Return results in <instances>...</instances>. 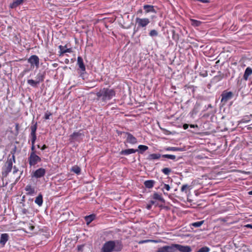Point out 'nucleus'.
<instances>
[{"instance_id": "nucleus-38", "label": "nucleus", "mask_w": 252, "mask_h": 252, "mask_svg": "<svg viewBox=\"0 0 252 252\" xmlns=\"http://www.w3.org/2000/svg\"><path fill=\"white\" fill-rule=\"evenodd\" d=\"M149 35L151 36H156L158 35V32L156 30H152L150 31Z\"/></svg>"}, {"instance_id": "nucleus-53", "label": "nucleus", "mask_w": 252, "mask_h": 252, "mask_svg": "<svg viewBox=\"0 0 252 252\" xmlns=\"http://www.w3.org/2000/svg\"><path fill=\"white\" fill-rule=\"evenodd\" d=\"M67 61H66V63H67L68 62H69V60H66Z\"/></svg>"}, {"instance_id": "nucleus-7", "label": "nucleus", "mask_w": 252, "mask_h": 252, "mask_svg": "<svg viewBox=\"0 0 252 252\" xmlns=\"http://www.w3.org/2000/svg\"><path fill=\"white\" fill-rule=\"evenodd\" d=\"M28 62L31 64V67L34 66L38 68L39 66V59L36 55H32L28 59Z\"/></svg>"}, {"instance_id": "nucleus-9", "label": "nucleus", "mask_w": 252, "mask_h": 252, "mask_svg": "<svg viewBox=\"0 0 252 252\" xmlns=\"http://www.w3.org/2000/svg\"><path fill=\"white\" fill-rule=\"evenodd\" d=\"M221 95V102L225 103L228 100L231 99L234 95L231 92L223 91Z\"/></svg>"}, {"instance_id": "nucleus-10", "label": "nucleus", "mask_w": 252, "mask_h": 252, "mask_svg": "<svg viewBox=\"0 0 252 252\" xmlns=\"http://www.w3.org/2000/svg\"><path fill=\"white\" fill-rule=\"evenodd\" d=\"M157 252H175V244L160 247L158 248Z\"/></svg>"}, {"instance_id": "nucleus-28", "label": "nucleus", "mask_w": 252, "mask_h": 252, "mask_svg": "<svg viewBox=\"0 0 252 252\" xmlns=\"http://www.w3.org/2000/svg\"><path fill=\"white\" fill-rule=\"evenodd\" d=\"M191 25L193 27H199L202 23V22L196 20L191 19L190 20Z\"/></svg>"}, {"instance_id": "nucleus-14", "label": "nucleus", "mask_w": 252, "mask_h": 252, "mask_svg": "<svg viewBox=\"0 0 252 252\" xmlns=\"http://www.w3.org/2000/svg\"><path fill=\"white\" fill-rule=\"evenodd\" d=\"M59 48L60 49L59 51V55L60 56H63V55L65 53H71L72 49L71 48H66V46H62L60 45L59 46Z\"/></svg>"}, {"instance_id": "nucleus-25", "label": "nucleus", "mask_w": 252, "mask_h": 252, "mask_svg": "<svg viewBox=\"0 0 252 252\" xmlns=\"http://www.w3.org/2000/svg\"><path fill=\"white\" fill-rule=\"evenodd\" d=\"M25 190L27 191V194L29 195H32L35 192L34 189L29 185L26 187Z\"/></svg>"}, {"instance_id": "nucleus-48", "label": "nucleus", "mask_w": 252, "mask_h": 252, "mask_svg": "<svg viewBox=\"0 0 252 252\" xmlns=\"http://www.w3.org/2000/svg\"><path fill=\"white\" fill-rule=\"evenodd\" d=\"M27 212H28V211H27V209H23L22 210V213H23L24 214H26L27 213Z\"/></svg>"}, {"instance_id": "nucleus-12", "label": "nucleus", "mask_w": 252, "mask_h": 252, "mask_svg": "<svg viewBox=\"0 0 252 252\" xmlns=\"http://www.w3.org/2000/svg\"><path fill=\"white\" fill-rule=\"evenodd\" d=\"M178 250L181 252H190L191 249L188 246H183L179 244H175V252Z\"/></svg>"}, {"instance_id": "nucleus-39", "label": "nucleus", "mask_w": 252, "mask_h": 252, "mask_svg": "<svg viewBox=\"0 0 252 252\" xmlns=\"http://www.w3.org/2000/svg\"><path fill=\"white\" fill-rule=\"evenodd\" d=\"M31 143L32 144H35L36 139V134L31 135Z\"/></svg>"}, {"instance_id": "nucleus-15", "label": "nucleus", "mask_w": 252, "mask_h": 252, "mask_svg": "<svg viewBox=\"0 0 252 252\" xmlns=\"http://www.w3.org/2000/svg\"><path fill=\"white\" fill-rule=\"evenodd\" d=\"M77 64L81 70L82 74L84 73L86 70V67L84 64L83 59L80 56L77 58Z\"/></svg>"}, {"instance_id": "nucleus-41", "label": "nucleus", "mask_w": 252, "mask_h": 252, "mask_svg": "<svg viewBox=\"0 0 252 252\" xmlns=\"http://www.w3.org/2000/svg\"><path fill=\"white\" fill-rule=\"evenodd\" d=\"M52 114L50 113V112H46L45 114V115H44V118L46 120H48L49 119V117L50 116H51Z\"/></svg>"}, {"instance_id": "nucleus-55", "label": "nucleus", "mask_w": 252, "mask_h": 252, "mask_svg": "<svg viewBox=\"0 0 252 252\" xmlns=\"http://www.w3.org/2000/svg\"><path fill=\"white\" fill-rule=\"evenodd\" d=\"M37 147H38V148H40V146H39V145H37Z\"/></svg>"}, {"instance_id": "nucleus-2", "label": "nucleus", "mask_w": 252, "mask_h": 252, "mask_svg": "<svg viewBox=\"0 0 252 252\" xmlns=\"http://www.w3.org/2000/svg\"><path fill=\"white\" fill-rule=\"evenodd\" d=\"M115 94L116 93L114 90L105 88L100 89L96 93L98 99L101 100L102 101H106L111 99L115 96Z\"/></svg>"}, {"instance_id": "nucleus-11", "label": "nucleus", "mask_w": 252, "mask_h": 252, "mask_svg": "<svg viewBox=\"0 0 252 252\" xmlns=\"http://www.w3.org/2000/svg\"><path fill=\"white\" fill-rule=\"evenodd\" d=\"M45 174L46 170L44 168H40L33 172L32 177L35 178H40L44 176Z\"/></svg>"}, {"instance_id": "nucleus-1", "label": "nucleus", "mask_w": 252, "mask_h": 252, "mask_svg": "<svg viewBox=\"0 0 252 252\" xmlns=\"http://www.w3.org/2000/svg\"><path fill=\"white\" fill-rule=\"evenodd\" d=\"M122 249V246L118 240L108 241L103 245L101 252H113L120 251Z\"/></svg>"}, {"instance_id": "nucleus-46", "label": "nucleus", "mask_w": 252, "mask_h": 252, "mask_svg": "<svg viewBox=\"0 0 252 252\" xmlns=\"http://www.w3.org/2000/svg\"><path fill=\"white\" fill-rule=\"evenodd\" d=\"M152 206L150 203H149L148 204H147L146 208L147 209L150 210L152 208Z\"/></svg>"}, {"instance_id": "nucleus-17", "label": "nucleus", "mask_w": 252, "mask_h": 252, "mask_svg": "<svg viewBox=\"0 0 252 252\" xmlns=\"http://www.w3.org/2000/svg\"><path fill=\"white\" fill-rule=\"evenodd\" d=\"M237 248V252H247L249 251L248 247L242 242H239Z\"/></svg>"}, {"instance_id": "nucleus-35", "label": "nucleus", "mask_w": 252, "mask_h": 252, "mask_svg": "<svg viewBox=\"0 0 252 252\" xmlns=\"http://www.w3.org/2000/svg\"><path fill=\"white\" fill-rule=\"evenodd\" d=\"M210 249L208 247H203L200 248L198 251L196 252H209Z\"/></svg>"}, {"instance_id": "nucleus-51", "label": "nucleus", "mask_w": 252, "mask_h": 252, "mask_svg": "<svg viewBox=\"0 0 252 252\" xmlns=\"http://www.w3.org/2000/svg\"><path fill=\"white\" fill-rule=\"evenodd\" d=\"M248 194L249 195H252V190H251L248 192Z\"/></svg>"}, {"instance_id": "nucleus-31", "label": "nucleus", "mask_w": 252, "mask_h": 252, "mask_svg": "<svg viewBox=\"0 0 252 252\" xmlns=\"http://www.w3.org/2000/svg\"><path fill=\"white\" fill-rule=\"evenodd\" d=\"M162 157L164 158H167L168 159H170L173 160H175L176 157L175 155H169V154H165V155H162Z\"/></svg>"}, {"instance_id": "nucleus-21", "label": "nucleus", "mask_w": 252, "mask_h": 252, "mask_svg": "<svg viewBox=\"0 0 252 252\" xmlns=\"http://www.w3.org/2000/svg\"><path fill=\"white\" fill-rule=\"evenodd\" d=\"M153 198L155 200H158L161 202H164V199L162 197L161 194L157 192H155L153 195Z\"/></svg>"}, {"instance_id": "nucleus-13", "label": "nucleus", "mask_w": 252, "mask_h": 252, "mask_svg": "<svg viewBox=\"0 0 252 252\" xmlns=\"http://www.w3.org/2000/svg\"><path fill=\"white\" fill-rule=\"evenodd\" d=\"M126 141L127 143L133 145L137 143V139L131 133L129 132H126Z\"/></svg>"}, {"instance_id": "nucleus-30", "label": "nucleus", "mask_w": 252, "mask_h": 252, "mask_svg": "<svg viewBox=\"0 0 252 252\" xmlns=\"http://www.w3.org/2000/svg\"><path fill=\"white\" fill-rule=\"evenodd\" d=\"M139 152L142 154L144 152L148 149V147L145 145H140L138 147Z\"/></svg>"}, {"instance_id": "nucleus-45", "label": "nucleus", "mask_w": 252, "mask_h": 252, "mask_svg": "<svg viewBox=\"0 0 252 252\" xmlns=\"http://www.w3.org/2000/svg\"><path fill=\"white\" fill-rule=\"evenodd\" d=\"M244 227L250 228L252 229V224H248L244 225Z\"/></svg>"}, {"instance_id": "nucleus-24", "label": "nucleus", "mask_w": 252, "mask_h": 252, "mask_svg": "<svg viewBox=\"0 0 252 252\" xmlns=\"http://www.w3.org/2000/svg\"><path fill=\"white\" fill-rule=\"evenodd\" d=\"M155 182L154 180H147L144 182L145 186L148 189H151L153 187Z\"/></svg>"}, {"instance_id": "nucleus-49", "label": "nucleus", "mask_w": 252, "mask_h": 252, "mask_svg": "<svg viewBox=\"0 0 252 252\" xmlns=\"http://www.w3.org/2000/svg\"><path fill=\"white\" fill-rule=\"evenodd\" d=\"M47 148V146L45 145H43V146L41 147V150H44L45 149Z\"/></svg>"}, {"instance_id": "nucleus-54", "label": "nucleus", "mask_w": 252, "mask_h": 252, "mask_svg": "<svg viewBox=\"0 0 252 252\" xmlns=\"http://www.w3.org/2000/svg\"><path fill=\"white\" fill-rule=\"evenodd\" d=\"M209 106V107H212V106H211V104L209 105V106Z\"/></svg>"}, {"instance_id": "nucleus-4", "label": "nucleus", "mask_w": 252, "mask_h": 252, "mask_svg": "<svg viewBox=\"0 0 252 252\" xmlns=\"http://www.w3.org/2000/svg\"><path fill=\"white\" fill-rule=\"evenodd\" d=\"M45 78V73L39 72L35 77V80L29 79L27 80V83L31 86L35 88L40 83L44 81Z\"/></svg>"}, {"instance_id": "nucleus-43", "label": "nucleus", "mask_w": 252, "mask_h": 252, "mask_svg": "<svg viewBox=\"0 0 252 252\" xmlns=\"http://www.w3.org/2000/svg\"><path fill=\"white\" fill-rule=\"evenodd\" d=\"M197 1H199L202 3H206L209 2V0H197Z\"/></svg>"}, {"instance_id": "nucleus-42", "label": "nucleus", "mask_w": 252, "mask_h": 252, "mask_svg": "<svg viewBox=\"0 0 252 252\" xmlns=\"http://www.w3.org/2000/svg\"><path fill=\"white\" fill-rule=\"evenodd\" d=\"M31 151V152H33L34 153H35L34 144H32Z\"/></svg>"}, {"instance_id": "nucleus-6", "label": "nucleus", "mask_w": 252, "mask_h": 252, "mask_svg": "<svg viewBox=\"0 0 252 252\" xmlns=\"http://www.w3.org/2000/svg\"><path fill=\"white\" fill-rule=\"evenodd\" d=\"M84 137V134L81 131L74 132L69 136V140L71 142H80Z\"/></svg>"}, {"instance_id": "nucleus-20", "label": "nucleus", "mask_w": 252, "mask_h": 252, "mask_svg": "<svg viewBox=\"0 0 252 252\" xmlns=\"http://www.w3.org/2000/svg\"><path fill=\"white\" fill-rule=\"evenodd\" d=\"M252 74V69L250 67H248L244 72V74L243 76V78L245 80H247L249 77Z\"/></svg>"}, {"instance_id": "nucleus-36", "label": "nucleus", "mask_w": 252, "mask_h": 252, "mask_svg": "<svg viewBox=\"0 0 252 252\" xmlns=\"http://www.w3.org/2000/svg\"><path fill=\"white\" fill-rule=\"evenodd\" d=\"M161 171L166 175H168L171 172V169L169 168H164L161 170Z\"/></svg>"}, {"instance_id": "nucleus-3", "label": "nucleus", "mask_w": 252, "mask_h": 252, "mask_svg": "<svg viewBox=\"0 0 252 252\" xmlns=\"http://www.w3.org/2000/svg\"><path fill=\"white\" fill-rule=\"evenodd\" d=\"M15 162L14 153H12L11 157L9 156L7 161L5 162L4 166L2 168V174L6 176L7 174L11 172L13 163Z\"/></svg>"}, {"instance_id": "nucleus-19", "label": "nucleus", "mask_w": 252, "mask_h": 252, "mask_svg": "<svg viewBox=\"0 0 252 252\" xmlns=\"http://www.w3.org/2000/svg\"><path fill=\"white\" fill-rule=\"evenodd\" d=\"M143 9L145 10L146 13H156V11L154 9V7L151 5H144L143 6Z\"/></svg>"}, {"instance_id": "nucleus-50", "label": "nucleus", "mask_w": 252, "mask_h": 252, "mask_svg": "<svg viewBox=\"0 0 252 252\" xmlns=\"http://www.w3.org/2000/svg\"><path fill=\"white\" fill-rule=\"evenodd\" d=\"M149 203L152 206L155 204V201L154 200H151Z\"/></svg>"}, {"instance_id": "nucleus-29", "label": "nucleus", "mask_w": 252, "mask_h": 252, "mask_svg": "<svg viewBox=\"0 0 252 252\" xmlns=\"http://www.w3.org/2000/svg\"><path fill=\"white\" fill-rule=\"evenodd\" d=\"M71 171L78 175L80 173L81 169L79 166L75 165L72 167Z\"/></svg>"}, {"instance_id": "nucleus-47", "label": "nucleus", "mask_w": 252, "mask_h": 252, "mask_svg": "<svg viewBox=\"0 0 252 252\" xmlns=\"http://www.w3.org/2000/svg\"><path fill=\"white\" fill-rule=\"evenodd\" d=\"M191 128H194V127H197L198 126L197 125H190L189 126Z\"/></svg>"}, {"instance_id": "nucleus-23", "label": "nucleus", "mask_w": 252, "mask_h": 252, "mask_svg": "<svg viewBox=\"0 0 252 252\" xmlns=\"http://www.w3.org/2000/svg\"><path fill=\"white\" fill-rule=\"evenodd\" d=\"M161 157L162 155L159 154H152L149 155L147 158L149 160H154L159 159Z\"/></svg>"}, {"instance_id": "nucleus-22", "label": "nucleus", "mask_w": 252, "mask_h": 252, "mask_svg": "<svg viewBox=\"0 0 252 252\" xmlns=\"http://www.w3.org/2000/svg\"><path fill=\"white\" fill-rule=\"evenodd\" d=\"M35 203L39 206H42L43 204V197L41 194H39L35 198Z\"/></svg>"}, {"instance_id": "nucleus-5", "label": "nucleus", "mask_w": 252, "mask_h": 252, "mask_svg": "<svg viewBox=\"0 0 252 252\" xmlns=\"http://www.w3.org/2000/svg\"><path fill=\"white\" fill-rule=\"evenodd\" d=\"M41 158L33 152H31L28 158V161L30 166H34L41 161Z\"/></svg>"}, {"instance_id": "nucleus-52", "label": "nucleus", "mask_w": 252, "mask_h": 252, "mask_svg": "<svg viewBox=\"0 0 252 252\" xmlns=\"http://www.w3.org/2000/svg\"><path fill=\"white\" fill-rule=\"evenodd\" d=\"M67 61H66V63H67L68 62H69V60H66Z\"/></svg>"}, {"instance_id": "nucleus-34", "label": "nucleus", "mask_w": 252, "mask_h": 252, "mask_svg": "<svg viewBox=\"0 0 252 252\" xmlns=\"http://www.w3.org/2000/svg\"><path fill=\"white\" fill-rule=\"evenodd\" d=\"M161 189L163 191V193L165 195H166L167 194V193L165 192L164 190L165 189L166 191H169L170 189V187L169 185L164 184H163V187Z\"/></svg>"}, {"instance_id": "nucleus-16", "label": "nucleus", "mask_w": 252, "mask_h": 252, "mask_svg": "<svg viewBox=\"0 0 252 252\" xmlns=\"http://www.w3.org/2000/svg\"><path fill=\"white\" fill-rule=\"evenodd\" d=\"M9 235L7 233H2L0 235V244L4 246L9 239Z\"/></svg>"}, {"instance_id": "nucleus-44", "label": "nucleus", "mask_w": 252, "mask_h": 252, "mask_svg": "<svg viewBox=\"0 0 252 252\" xmlns=\"http://www.w3.org/2000/svg\"><path fill=\"white\" fill-rule=\"evenodd\" d=\"M189 126V125L188 124H185L183 125V127L184 129H187Z\"/></svg>"}, {"instance_id": "nucleus-26", "label": "nucleus", "mask_w": 252, "mask_h": 252, "mask_svg": "<svg viewBox=\"0 0 252 252\" xmlns=\"http://www.w3.org/2000/svg\"><path fill=\"white\" fill-rule=\"evenodd\" d=\"M165 150L167 151H184V149L176 147H168L165 149Z\"/></svg>"}, {"instance_id": "nucleus-27", "label": "nucleus", "mask_w": 252, "mask_h": 252, "mask_svg": "<svg viewBox=\"0 0 252 252\" xmlns=\"http://www.w3.org/2000/svg\"><path fill=\"white\" fill-rule=\"evenodd\" d=\"M95 218V216L94 214H92L87 216H86L85 218V220L87 222V224H89L91 223L93 220H94Z\"/></svg>"}, {"instance_id": "nucleus-33", "label": "nucleus", "mask_w": 252, "mask_h": 252, "mask_svg": "<svg viewBox=\"0 0 252 252\" xmlns=\"http://www.w3.org/2000/svg\"><path fill=\"white\" fill-rule=\"evenodd\" d=\"M36 129H37L36 124L32 126H31V135L36 134Z\"/></svg>"}, {"instance_id": "nucleus-37", "label": "nucleus", "mask_w": 252, "mask_h": 252, "mask_svg": "<svg viewBox=\"0 0 252 252\" xmlns=\"http://www.w3.org/2000/svg\"><path fill=\"white\" fill-rule=\"evenodd\" d=\"M189 186L187 184L184 185L182 186L181 190L182 192H185V193H187V190L189 189Z\"/></svg>"}, {"instance_id": "nucleus-18", "label": "nucleus", "mask_w": 252, "mask_h": 252, "mask_svg": "<svg viewBox=\"0 0 252 252\" xmlns=\"http://www.w3.org/2000/svg\"><path fill=\"white\" fill-rule=\"evenodd\" d=\"M138 150L133 149H128L126 150H124L121 151L120 155H128L131 154L135 153L136 152H138Z\"/></svg>"}, {"instance_id": "nucleus-8", "label": "nucleus", "mask_w": 252, "mask_h": 252, "mask_svg": "<svg viewBox=\"0 0 252 252\" xmlns=\"http://www.w3.org/2000/svg\"><path fill=\"white\" fill-rule=\"evenodd\" d=\"M136 24L138 25V28H144L146 27L150 22L148 18H136L135 19Z\"/></svg>"}, {"instance_id": "nucleus-32", "label": "nucleus", "mask_w": 252, "mask_h": 252, "mask_svg": "<svg viewBox=\"0 0 252 252\" xmlns=\"http://www.w3.org/2000/svg\"><path fill=\"white\" fill-rule=\"evenodd\" d=\"M204 222V220L194 222H193L191 223V225L195 227H199L201 226L203 224Z\"/></svg>"}, {"instance_id": "nucleus-40", "label": "nucleus", "mask_w": 252, "mask_h": 252, "mask_svg": "<svg viewBox=\"0 0 252 252\" xmlns=\"http://www.w3.org/2000/svg\"><path fill=\"white\" fill-rule=\"evenodd\" d=\"M155 242V241L152 240L147 239V240L140 241L138 242V243L139 244H144V243H148V242Z\"/></svg>"}]
</instances>
